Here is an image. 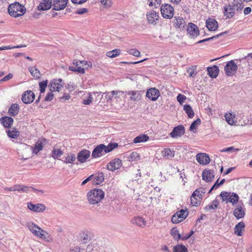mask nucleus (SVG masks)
<instances>
[{
	"mask_svg": "<svg viewBox=\"0 0 252 252\" xmlns=\"http://www.w3.org/2000/svg\"><path fill=\"white\" fill-rule=\"evenodd\" d=\"M244 4L237 0H233L232 2L228 5L223 6V15L226 18H232L235 14V11H240L244 7Z\"/></svg>",
	"mask_w": 252,
	"mask_h": 252,
	"instance_id": "1",
	"label": "nucleus"
},
{
	"mask_svg": "<svg viewBox=\"0 0 252 252\" xmlns=\"http://www.w3.org/2000/svg\"><path fill=\"white\" fill-rule=\"evenodd\" d=\"M26 226L34 235L48 242L52 240V238L50 235L46 231L43 230L33 222H27Z\"/></svg>",
	"mask_w": 252,
	"mask_h": 252,
	"instance_id": "2",
	"label": "nucleus"
},
{
	"mask_svg": "<svg viewBox=\"0 0 252 252\" xmlns=\"http://www.w3.org/2000/svg\"><path fill=\"white\" fill-rule=\"evenodd\" d=\"M26 11L25 7L18 2L11 3L8 7V12L9 15L15 18L23 15Z\"/></svg>",
	"mask_w": 252,
	"mask_h": 252,
	"instance_id": "3",
	"label": "nucleus"
},
{
	"mask_svg": "<svg viewBox=\"0 0 252 252\" xmlns=\"http://www.w3.org/2000/svg\"><path fill=\"white\" fill-rule=\"evenodd\" d=\"M118 147V144L117 143H109L107 146L104 144H100L95 147V158L100 157Z\"/></svg>",
	"mask_w": 252,
	"mask_h": 252,
	"instance_id": "4",
	"label": "nucleus"
},
{
	"mask_svg": "<svg viewBox=\"0 0 252 252\" xmlns=\"http://www.w3.org/2000/svg\"><path fill=\"white\" fill-rule=\"evenodd\" d=\"M222 201L226 203L230 202L233 205L236 204L239 201V197L234 192L222 191L220 195Z\"/></svg>",
	"mask_w": 252,
	"mask_h": 252,
	"instance_id": "5",
	"label": "nucleus"
},
{
	"mask_svg": "<svg viewBox=\"0 0 252 252\" xmlns=\"http://www.w3.org/2000/svg\"><path fill=\"white\" fill-rule=\"evenodd\" d=\"M63 85L64 83L62 79H54L50 82L48 87L51 92H60Z\"/></svg>",
	"mask_w": 252,
	"mask_h": 252,
	"instance_id": "6",
	"label": "nucleus"
},
{
	"mask_svg": "<svg viewBox=\"0 0 252 252\" xmlns=\"http://www.w3.org/2000/svg\"><path fill=\"white\" fill-rule=\"evenodd\" d=\"M174 8L169 4H164L161 6V14L164 18H172L174 15Z\"/></svg>",
	"mask_w": 252,
	"mask_h": 252,
	"instance_id": "7",
	"label": "nucleus"
},
{
	"mask_svg": "<svg viewBox=\"0 0 252 252\" xmlns=\"http://www.w3.org/2000/svg\"><path fill=\"white\" fill-rule=\"evenodd\" d=\"M224 69L227 76H231L236 73L238 66L233 60H231L227 62Z\"/></svg>",
	"mask_w": 252,
	"mask_h": 252,
	"instance_id": "8",
	"label": "nucleus"
},
{
	"mask_svg": "<svg viewBox=\"0 0 252 252\" xmlns=\"http://www.w3.org/2000/svg\"><path fill=\"white\" fill-rule=\"evenodd\" d=\"M188 215L187 210H181L177 212L171 218V221L174 223H177L185 220Z\"/></svg>",
	"mask_w": 252,
	"mask_h": 252,
	"instance_id": "9",
	"label": "nucleus"
},
{
	"mask_svg": "<svg viewBox=\"0 0 252 252\" xmlns=\"http://www.w3.org/2000/svg\"><path fill=\"white\" fill-rule=\"evenodd\" d=\"M245 209L243 203L240 202L233 211V215L238 220L244 217L245 215Z\"/></svg>",
	"mask_w": 252,
	"mask_h": 252,
	"instance_id": "10",
	"label": "nucleus"
},
{
	"mask_svg": "<svg viewBox=\"0 0 252 252\" xmlns=\"http://www.w3.org/2000/svg\"><path fill=\"white\" fill-rule=\"evenodd\" d=\"M13 190H16V191H19L23 192H27L28 191L33 190L34 192H40L41 193H43V191L42 190L36 189L32 187H29L22 185H15Z\"/></svg>",
	"mask_w": 252,
	"mask_h": 252,
	"instance_id": "11",
	"label": "nucleus"
},
{
	"mask_svg": "<svg viewBox=\"0 0 252 252\" xmlns=\"http://www.w3.org/2000/svg\"><path fill=\"white\" fill-rule=\"evenodd\" d=\"M122 165V160L120 158H116L107 164V168L109 171H114L119 169Z\"/></svg>",
	"mask_w": 252,
	"mask_h": 252,
	"instance_id": "12",
	"label": "nucleus"
},
{
	"mask_svg": "<svg viewBox=\"0 0 252 252\" xmlns=\"http://www.w3.org/2000/svg\"><path fill=\"white\" fill-rule=\"evenodd\" d=\"M160 95L159 91L155 88L149 89L146 93V96L151 100L156 101Z\"/></svg>",
	"mask_w": 252,
	"mask_h": 252,
	"instance_id": "13",
	"label": "nucleus"
},
{
	"mask_svg": "<svg viewBox=\"0 0 252 252\" xmlns=\"http://www.w3.org/2000/svg\"><path fill=\"white\" fill-rule=\"evenodd\" d=\"M197 161L202 165H206L210 162V158L208 155L205 153H199L196 156Z\"/></svg>",
	"mask_w": 252,
	"mask_h": 252,
	"instance_id": "14",
	"label": "nucleus"
},
{
	"mask_svg": "<svg viewBox=\"0 0 252 252\" xmlns=\"http://www.w3.org/2000/svg\"><path fill=\"white\" fill-rule=\"evenodd\" d=\"M45 139H39L35 143L34 146H31L32 154L36 155L42 151L45 145Z\"/></svg>",
	"mask_w": 252,
	"mask_h": 252,
	"instance_id": "15",
	"label": "nucleus"
},
{
	"mask_svg": "<svg viewBox=\"0 0 252 252\" xmlns=\"http://www.w3.org/2000/svg\"><path fill=\"white\" fill-rule=\"evenodd\" d=\"M35 95L32 91H27L22 96V100L25 104L32 102L34 99Z\"/></svg>",
	"mask_w": 252,
	"mask_h": 252,
	"instance_id": "16",
	"label": "nucleus"
},
{
	"mask_svg": "<svg viewBox=\"0 0 252 252\" xmlns=\"http://www.w3.org/2000/svg\"><path fill=\"white\" fill-rule=\"evenodd\" d=\"M146 16L148 22L154 25L157 24V21L158 20L159 18L158 13L154 10L148 12L146 14Z\"/></svg>",
	"mask_w": 252,
	"mask_h": 252,
	"instance_id": "17",
	"label": "nucleus"
},
{
	"mask_svg": "<svg viewBox=\"0 0 252 252\" xmlns=\"http://www.w3.org/2000/svg\"><path fill=\"white\" fill-rule=\"evenodd\" d=\"M184 133V126L183 125H179L173 128L172 132L170 133V135L172 138H177L181 137Z\"/></svg>",
	"mask_w": 252,
	"mask_h": 252,
	"instance_id": "18",
	"label": "nucleus"
},
{
	"mask_svg": "<svg viewBox=\"0 0 252 252\" xmlns=\"http://www.w3.org/2000/svg\"><path fill=\"white\" fill-rule=\"evenodd\" d=\"M188 33L192 37H197L199 34L198 28L195 24L189 23L188 25Z\"/></svg>",
	"mask_w": 252,
	"mask_h": 252,
	"instance_id": "19",
	"label": "nucleus"
},
{
	"mask_svg": "<svg viewBox=\"0 0 252 252\" xmlns=\"http://www.w3.org/2000/svg\"><path fill=\"white\" fill-rule=\"evenodd\" d=\"M68 0H53V9L57 11L64 9L67 5Z\"/></svg>",
	"mask_w": 252,
	"mask_h": 252,
	"instance_id": "20",
	"label": "nucleus"
},
{
	"mask_svg": "<svg viewBox=\"0 0 252 252\" xmlns=\"http://www.w3.org/2000/svg\"><path fill=\"white\" fill-rule=\"evenodd\" d=\"M28 208L35 212H42L46 209L45 206L42 204H33L32 202L28 203Z\"/></svg>",
	"mask_w": 252,
	"mask_h": 252,
	"instance_id": "21",
	"label": "nucleus"
},
{
	"mask_svg": "<svg viewBox=\"0 0 252 252\" xmlns=\"http://www.w3.org/2000/svg\"><path fill=\"white\" fill-rule=\"evenodd\" d=\"M52 6H53V4L51 0H42L37 6V8L38 10L45 11L50 9Z\"/></svg>",
	"mask_w": 252,
	"mask_h": 252,
	"instance_id": "22",
	"label": "nucleus"
},
{
	"mask_svg": "<svg viewBox=\"0 0 252 252\" xmlns=\"http://www.w3.org/2000/svg\"><path fill=\"white\" fill-rule=\"evenodd\" d=\"M214 177V171L211 169H205L202 172V180L206 182H211Z\"/></svg>",
	"mask_w": 252,
	"mask_h": 252,
	"instance_id": "23",
	"label": "nucleus"
},
{
	"mask_svg": "<svg viewBox=\"0 0 252 252\" xmlns=\"http://www.w3.org/2000/svg\"><path fill=\"white\" fill-rule=\"evenodd\" d=\"M206 27L209 31H215L218 28L217 21L212 18H208L206 21Z\"/></svg>",
	"mask_w": 252,
	"mask_h": 252,
	"instance_id": "24",
	"label": "nucleus"
},
{
	"mask_svg": "<svg viewBox=\"0 0 252 252\" xmlns=\"http://www.w3.org/2000/svg\"><path fill=\"white\" fill-rule=\"evenodd\" d=\"M133 224H135L139 227L143 228L146 226V221L145 219L141 216L134 217L131 220Z\"/></svg>",
	"mask_w": 252,
	"mask_h": 252,
	"instance_id": "25",
	"label": "nucleus"
},
{
	"mask_svg": "<svg viewBox=\"0 0 252 252\" xmlns=\"http://www.w3.org/2000/svg\"><path fill=\"white\" fill-rule=\"evenodd\" d=\"M90 156V151L87 150H85L80 151L78 154L77 158L80 162L83 163L86 161L87 159H88Z\"/></svg>",
	"mask_w": 252,
	"mask_h": 252,
	"instance_id": "26",
	"label": "nucleus"
},
{
	"mask_svg": "<svg viewBox=\"0 0 252 252\" xmlns=\"http://www.w3.org/2000/svg\"><path fill=\"white\" fill-rule=\"evenodd\" d=\"M127 95H130V99L131 101H137L141 97V92L138 91H131L126 92Z\"/></svg>",
	"mask_w": 252,
	"mask_h": 252,
	"instance_id": "27",
	"label": "nucleus"
},
{
	"mask_svg": "<svg viewBox=\"0 0 252 252\" xmlns=\"http://www.w3.org/2000/svg\"><path fill=\"white\" fill-rule=\"evenodd\" d=\"M0 122L5 128H9L13 125V119L9 117L4 116L0 118Z\"/></svg>",
	"mask_w": 252,
	"mask_h": 252,
	"instance_id": "28",
	"label": "nucleus"
},
{
	"mask_svg": "<svg viewBox=\"0 0 252 252\" xmlns=\"http://www.w3.org/2000/svg\"><path fill=\"white\" fill-rule=\"evenodd\" d=\"M208 73L212 78H215L219 74V69L217 66L214 65L212 67H208L207 68Z\"/></svg>",
	"mask_w": 252,
	"mask_h": 252,
	"instance_id": "29",
	"label": "nucleus"
},
{
	"mask_svg": "<svg viewBox=\"0 0 252 252\" xmlns=\"http://www.w3.org/2000/svg\"><path fill=\"white\" fill-rule=\"evenodd\" d=\"M98 94L96 96L98 99L100 98V97H103V95H104L105 98L107 101H108L111 100L114 97V95L117 94V92L113 91L110 92H108L106 94H101V93H98L95 92V94Z\"/></svg>",
	"mask_w": 252,
	"mask_h": 252,
	"instance_id": "30",
	"label": "nucleus"
},
{
	"mask_svg": "<svg viewBox=\"0 0 252 252\" xmlns=\"http://www.w3.org/2000/svg\"><path fill=\"white\" fill-rule=\"evenodd\" d=\"M245 223L241 221L237 223L234 228V233L238 236H242V231L245 227Z\"/></svg>",
	"mask_w": 252,
	"mask_h": 252,
	"instance_id": "31",
	"label": "nucleus"
},
{
	"mask_svg": "<svg viewBox=\"0 0 252 252\" xmlns=\"http://www.w3.org/2000/svg\"><path fill=\"white\" fill-rule=\"evenodd\" d=\"M19 111V105L16 103H14L9 108L8 113L11 116H15L18 113Z\"/></svg>",
	"mask_w": 252,
	"mask_h": 252,
	"instance_id": "32",
	"label": "nucleus"
},
{
	"mask_svg": "<svg viewBox=\"0 0 252 252\" xmlns=\"http://www.w3.org/2000/svg\"><path fill=\"white\" fill-rule=\"evenodd\" d=\"M149 137L146 134H141L134 138L133 142L134 143H138L147 141Z\"/></svg>",
	"mask_w": 252,
	"mask_h": 252,
	"instance_id": "33",
	"label": "nucleus"
},
{
	"mask_svg": "<svg viewBox=\"0 0 252 252\" xmlns=\"http://www.w3.org/2000/svg\"><path fill=\"white\" fill-rule=\"evenodd\" d=\"M104 197V192L100 189L95 188V204L101 201Z\"/></svg>",
	"mask_w": 252,
	"mask_h": 252,
	"instance_id": "34",
	"label": "nucleus"
},
{
	"mask_svg": "<svg viewBox=\"0 0 252 252\" xmlns=\"http://www.w3.org/2000/svg\"><path fill=\"white\" fill-rule=\"evenodd\" d=\"M184 110L188 115L189 118H192L194 116V113L189 104H185L183 108Z\"/></svg>",
	"mask_w": 252,
	"mask_h": 252,
	"instance_id": "35",
	"label": "nucleus"
},
{
	"mask_svg": "<svg viewBox=\"0 0 252 252\" xmlns=\"http://www.w3.org/2000/svg\"><path fill=\"white\" fill-rule=\"evenodd\" d=\"M87 199L91 204H94V189H92L87 194Z\"/></svg>",
	"mask_w": 252,
	"mask_h": 252,
	"instance_id": "36",
	"label": "nucleus"
},
{
	"mask_svg": "<svg viewBox=\"0 0 252 252\" xmlns=\"http://www.w3.org/2000/svg\"><path fill=\"white\" fill-rule=\"evenodd\" d=\"M174 24L179 28L183 29L185 27V22L183 18L181 17H175Z\"/></svg>",
	"mask_w": 252,
	"mask_h": 252,
	"instance_id": "37",
	"label": "nucleus"
},
{
	"mask_svg": "<svg viewBox=\"0 0 252 252\" xmlns=\"http://www.w3.org/2000/svg\"><path fill=\"white\" fill-rule=\"evenodd\" d=\"M29 71L31 75L35 79H39L40 77V72L39 70L35 67H29Z\"/></svg>",
	"mask_w": 252,
	"mask_h": 252,
	"instance_id": "38",
	"label": "nucleus"
},
{
	"mask_svg": "<svg viewBox=\"0 0 252 252\" xmlns=\"http://www.w3.org/2000/svg\"><path fill=\"white\" fill-rule=\"evenodd\" d=\"M162 155L167 158H173L174 156V151H171L168 148H165L162 151Z\"/></svg>",
	"mask_w": 252,
	"mask_h": 252,
	"instance_id": "39",
	"label": "nucleus"
},
{
	"mask_svg": "<svg viewBox=\"0 0 252 252\" xmlns=\"http://www.w3.org/2000/svg\"><path fill=\"white\" fill-rule=\"evenodd\" d=\"M104 180V174L102 172H98L95 174V185H100Z\"/></svg>",
	"mask_w": 252,
	"mask_h": 252,
	"instance_id": "40",
	"label": "nucleus"
},
{
	"mask_svg": "<svg viewBox=\"0 0 252 252\" xmlns=\"http://www.w3.org/2000/svg\"><path fill=\"white\" fill-rule=\"evenodd\" d=\"M6 133L9 137L13 139L17 138L19 135V131L16 128L13 130H7Z\"/></svg>",
	"mask_w": 252,
	"mask_h": 252,
	"instance_id": "41",
	"label": "nucleus"
},
{
	"mask_svg": "<svg viewBox=\"0 0 252 252\" xmlns=\"http://www.w3.org/2000/svg\"><path fill=\"white\" fill-rule=\"evenodd\" d=\"M121 53L120 49H114L111 51H108L106 53V55L109 58H113L119 56Z\"/></svg>",
	"mask_w": 252,
	"mask_h": 252,
	"instance_id": "42",
	"label": "nucleus"
},
{
	"mask_svg": "<svg viewBox=\"0 0 252 252\" xmlns=\"http://www.w3.org/2000/svg\"><path fill=\"white\" fill-rule=\"evenodd\" d=\"M171 234L176 240H179L181 238V235L179 234V230L176 227L172 228Z\"/></svg>",
	"mask_w": 252,
	"mask_h": 252,
	"instance_id": "43",
	"label": "nucleus"
},
{
	"mask_svg": "<svg viewBox=\"0 0 252 252\" xmlns=\"http://www.w3.org/2000/svg\"><path fill=\"white\" fill-rule=\"evenodd\" d=\"M201 124V120L199 118L193 121L190 126L189 130L194 132V130H196L198 126Z\"/></svg>",
	"mask_w": 252,
	"mask_h": 252,
	"instance_id": "44",
	"label": "nucleus"
},
{
	"mask_svg": "<svg viewBox=\"0 0 252 252\" xmlns=\"http://www.w3.org/2000/svg\"><path fill=\"white\" fill-rule=\"evenodd\" d=\"M174 252H188L187 248L183 245H177L174 247Z\"/></svg>",
	"mask_w": 252,
	"mask_h": 252,
	"instance_id": "45",
	"label": "nucleus"
},
{
	"mask_svg": "<svg viewBox=\"0 0 252 252\" xmlns=\"http://www.w3.org/2000/svg\"><path fill=\"white\" fill-rule=\"evenodd\" d=\"M76 160V157L74 154H69L64 159L63 162L65 163H73Z\"/></svg>",
	"mask_w": 252,
	"mask_h": 252,
	"instance_id": "46",
	"label": "nucleus"
},
{
	"mask_svg": "<svg viewBox=\"0 0 252 252\" xmlns=\"http://www.w3.org/2000/svg\"><path fill=\"white\" fill-rule=\"evenodd\" d=\"M39 86L40 88V94L44 93L45 92L46 88L48 85V80H46L42 82H39Z\"/></svg>",
	"mask_w": 252,
	"mask_h": 252,
	"instance_id": "47",
	"label": "nucleus"
},
{
	"mask_svg": "<svg viewBox=\"0 0 252 252\" xmlns=\"http://www.w3.org/2000/svg\"><path fill=\"white\" fill-rule=\"evenodd\" d=\"M219 204V201L217 199L214 200L211 204L208 205L206 207V210H211L216 209Z\"/></svg>",
	"mask_w": 252,
	"mask_h": 252,
	"instance_id": "48",
	"label": "nucleus"
},
{
	"mask_svg": "<svg viewBox=\"0 0 252 252\" xmlns=\"http://www.w3.org/2000/svg\"><path fill=\"white\" fill-rule=\"evenodd\" d=\"M227 122L230 125H232L234 123V116H232L231 113L226 114L224 116Z\"/></svg>",
	"mask_w": 252,
	"mask_h": 252,
	"instance_id": "49",
	"label": "nucleus"
},
{
	"mask_svg": "<svg viewBox=\"0 0 252 252\" xmlns=\"http://www.w3.org/2000/svg\"><path fill=\"white\" fill-rule=\"evenodd\" d=\"M63 153L60 149H54L52 151V156L54 158H57L60 157Z\"/></svg>",
	"mask_w": 252,
	"mask_h": 252,
	"instance_id": "50",
	"label": "nucleus"
},
{
	"mask_svg": "<svg viewBox=\"0 0 252 252\" xmlns=\"http://www.w3.org/2000/svg\"><path fill=\"white\" fill-rule=\"evenodd\" d=\"M80 237L81 238L82 241L84 243H87L90 240V237L87 233L85 232H83L80 234Z\"/></svg>",
	"mask_w": 252,
	"mask_h": 252,
	"instance_id": "51",
	"label": "nucleus"
},
{
	"mask_svg": "<svg viewBox=\"0 0 252 252\" xmlns=\"http://www.w3.org/2000/svg\"><path fill=\"white\" fill-rule=\"evenodd\" d=\"M139 157L140 156L137 153L133 152L130 154L129 158L132 161H136L139 158Z\"/></svg>",
	"mask_w": 252,
	"mask_h": 252,
	"instance_id": "52",
	"label": "nucleus"
},
{
	"mask_svg": "<svg viewBox=\"0 0 252 252\" xmlns=\"http://www.w3.org/2000/svg\"><path fill=\"white\" fill-rule=\"evenodd\" d=\"M127 52L129 54L132 55L135 57H139L140 55V52L136 49H129Z\"/></svg>",
	"mask_w": 252,
	"mask_h": 252,
	"instance_id": "53",
	"label": "nucleus"
},
{
	"mask_svg": "<svg viewBox=\"0 0 252 252\" xmlns=\"http://www.w3.org/2000/svg\"><path fill=\"white\" fill-rule=\"evenodd\" d=\"M23 47H26V45H18L16 46H3L0 47V51L4 50L12 49L15 48H21Z\"/></svg>",
	"mask_w": 252,
	"mask_h": 252,
	"instance_id": "54",
	"label": "nucleus"
},
{
	"mask_svg": "<svg viewBox=\"0 0 252 252\" xmlns=\"http://www.w3.org/2000/svg\"><path fill=\"white\" fill-rule=\"evenodd\" d=\"M227 32H221L219 34H218L215 36H213L212 37H209V38H206V39H203V41L204 42H205V41H209V40H212L213 39H215V38H218L219 37L226 33Z\"/></svg>",
	"mask_w": 252,
	"mask_h": 252,
	"instance_id": "55",
	"label": "nucleus"
},
{
	"mask_svg": "<svg viewBox=\"0 0 252 252\" xmlns=\"http://www.w3.org/2000/svg\"><path fill=\"white\" fill-rule=\"evenodd\" d=\"M202 193H203L202 191V189H196L193 191V193L192 194V198L196 196L199 197L200 198V196H201Z\"/></svg>",
	"mask_w": 252,
	"mask_h": 252,
	"instance_id": "56",
	"label": "nucleus"
},
{
	"mask_svg": "<svg viewBox=\"0 0 252 252\" xmlns=\"http://www.w3.org/2000/svg\"><path fill=\"white\" fill-rule=\"evenodd\" d=\"M53 92L50 91L47 94L46 96H45V97L44 98V101H51L53 99L54 96Z\"/></svg>",
	"mask_w": 252,
	"mask_h": 252,
	"instance_id": "57",
	"label": "nucleus"
},
{
	"mask_svg": "<svg viewBox=\"0 0 252 252\" xmlns=\"http://www.w3.org/2000/svg\"><path fill=\"white\" fill-rule=\"evenodd\" d=\"M186 99V96L181 94H179L177 97V99L180 104L183 103Z\"/></svg>",
	"mask_w": 252,
	"mask_h": 252,
	"instance_id": "58",
	"label": "nucleus"
},
{
	"mask_svg": "<svg viewBox=\"0 0 252 252\" xmlns=\"http://www.w3.org/2000/svg\"><path fill=\"white\" fill-rule=\"evenodd\" d=\"M190 202L191 204L194 206H197L199 204V203L197 201L196 197H194L192 198V195H191L190 197Z\"/></svg>",
	"mask_w": 252,
	"mask_h": 252,
	"instance_id": "59",
	"label": "nucleus"
},
{
	"mask_svg": "<svg viewBox=\"0 0 252 252\" xmlns=\"http://www.w3.org/2000/svg\"><path fill=\"white\" fill-rule=\"evenodd\" d=\"M220 186H221V185H220L219 179H218L214 184V185L210 189L209 192H210L212 190H213L214 189H218V188H219Z\"/></svg>",
	"mask_w": 252,
	"mask_h": 252,
	"instance_id": "60",
	"label": "nucleus"
},
{
	"mask_svg": "<svg viewBox=\"0 0 252 252\" xmlns=\"http://www.w3.org/2000/svg\"><path fill=\"white\" fill-rule=\"evenodd\" d=\"M94 177V175L93 174L90 176L89 177H88L87 179L84 180L81 184L82 186L85 185L86 183L89 182V181L92 180L93 178Z\"/></svg>",
	"mask_w": 252,
	"mask_h": 252,
	"instance_id": "61",
	"label": "nucleus"
},
{
	"mask_svg": "<svg viewBox=\"0 0 252 252\" xmlns=\"http://www.w3.org/2000/svg\"><path fill=\"white\" fill-rule=\"evenodd\" d=\"M13 77V75L11 73H9L8 75L5 76L2 79L0 80L1 81H6L11 79Z\"/></svg>",
	"mask_w": 252,
	"mask_h": 252,
	"instance_id": "62",
	"label": "nucleus"
},
{
	"mask_svg": "<svg viewBox=\"0 0 252 252\" xmlns=\"http://www.w3.org/2000/svg\"><path fill=\"white\" fill-rule=\"evenodd\" d=\"M248 61V62L251 63L252 64V53L249 54L247 56L243 58Z\"/></svg>",
	"mask_w": 252,
	"mask_h": 252,
	"instance_id": "63",
	"label": "nucleus"
},
{
	"mask_svg": "<svg viewBox=\"0 0 252 252\" xmlns=\"http://www.w3.org/2000/svg\"><path fill=\"white\" fill-rule=\"evenodd\" d=\"M94 246L92 243L88 245L86 249V252H94Z\"/></svg>",
	"mask_w": 252,
	"mask_h": 252,
	"instance_id": "64",
	"label": "nucleus"
}]
</instances>
